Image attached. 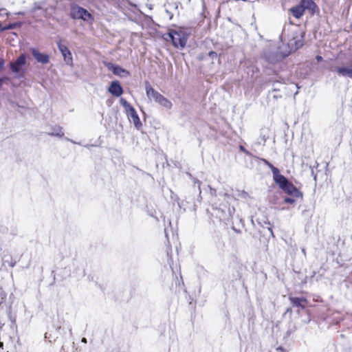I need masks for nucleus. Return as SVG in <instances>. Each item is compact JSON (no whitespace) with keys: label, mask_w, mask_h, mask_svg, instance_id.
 <instances>
[{"label":"nucleus","mask_w":352,"mask_h":352,"mask_svg":"<svg viewBox=\"0 0 352 352\" xmlns=\"http://www.w3.org/2000/svg\"><path fill=\"white\" fill-rule=\"evenodd\" d=\"M146 94L150 100H154L158 104L166 109H170L173 107L172 102L162 96L160 93L155 91L150 84H146Z\"/></svg>","instance_id":"f257e3e1"},{"label":"nucleus","mask_w":352,"mask_h":352,"mask_svg":"<svg viewBox=\"0 0 352 352\" xmlns=\"http://www.w3.org/2000/svg\"><path fill=\"white\" fill-rule=\"evenodd\" d=\"M146 94L150 100H154L158 104L166 109H170L173 107L172 102L162 96L160 93L155 91L150 84H146Z\"/></svg>","instance_id":"f03ea898"},{"label":"nucleus","mask_w":352,"mask_h":352,"mask_svg":"<svg viewBox=\"0 0 352 352\" xmlns=\"http://www.w3.org/2000/svg\"><path fill=\"white\" fill-rule=\"evenodd\" d=\"M276 177V179L274 182L286 193L295 197L301 198L302 197V194L285 176L282 175Z\"/></svg>","instance_id":"7ed1b4c3"},{"label":"nucleus","mask_w":352,"mask_h":352,"mask_svg":"<svg viewBox=\"0 0 352 352\" xmlns=\"http://www.w3.org/2000/svg\"><path fill=\"white\" fill-rule=\"evenodd\" d=\"M168 36L175 47L184 48L186 46L189 32L185 29L179 28L177 30H170Z\"/></svg>","instance_id":"20e7f679"},{"label":"nucleus","mask_w":352,"mask_h":352,"mask_svg":"<svg viewBox=\"0 0 352 352\" xmlns=\"http://www.w3.org/2000/svg\"><path fill=\"white\" fill-rule=\"evenodd\" d=\"M120 103L123 107L124 109V113L127 116L128 118L132 122L137 129H140L142 124L140 121V119L135 111V109L132 107L124 98H121L120 99Z\"/></svg>","instance_id":"39448f33"},{"label":"nucleus","mask_w":352,"mask_h":352,"mask_svg":"<svg viewBox=\"0 0 352 352\" xmlns=\"http://www.w3.org/2000/svg\"><path fill=\"white\" fill-rule=\"evenodd\" d=\"M71 16L73 19H82L85 21L92 19L91 14L87 10L78 6L72 8Z\"/></svg>","instance_id":"423d86ee"},{"label":"nucleus","mask_w":352,"mask_h":352,"mask_svg":"<svg viewBox=\"0 0 352 352\" xmlns=\"http://www.w3.org/2000/svg\"><path fill=\"white\" fill-rule=\"evenodd\" d=\"M58 47L60 50L65 63L69 66H73V58L70 50L68 47L62 44L60 42L58 43Z\"/></svg>","instance_id":"0eeeda50"},{"label":"nucleus","mask_w":352,"mask_h":352,"mask_svg":"<svg viewBox=\"0 0 352 352\" xmlns=\"http://www.w3.org/2000/svg\"><path fill=\"white\" fill-rule=\"evenodd\" d=\"M25 63L26 55L22 54L14 62L10 63V68L13 72L18 73Z\"/></svg>","instance_id":"6e6552de"},{"label":"nucleus","mask_w":352,"mask_h":352,"mask_svg":"<svg viewBox=\"0 0 352 352\" xmlns=\"http://www.w3.org/2000/svg\"><path fill=\"white\" fill-rule=\"evenodd\" d=\"M109 69H110L115 75L120 76V77H126L129 76V72L122 68L118 65H115L111 63H109L107 65Z\"/></svg>","instance_id":"1a4fd4ad"},{"label":"nucleus","mask_w":352,"mask_h":352,"mask_svg":"<svg viewBox=\"0 0 352 352\" xmlns=\"http://www.w3.org/2000/svg\"><path fill=\"white\" fill-rule=\"evenodd\" d=\"M32 54L37 62L47 64L50 61V57L47 54L40 52L36 49L31 50Z\"/></svg>","instance_id":"9d476101"},{"label":"nucleus","mask_w":352,"mask_h":352,"mask_svg":"<svg viewBox=\"0 0 352 352\" xmlns=\"http://www.w3.org/2000/svg\"><path fill=\"white\" fill-rule=\"evenodd\" d=\"M108 90L109 93L116 97L120 96L123 93V89L118 81H113Z\"/></svg>","instance_id":"9b49d317"},{"label":"nucleus","mask_w":352,"mask_h":352,"mask_svg":"<svg viewBox=\"0 0 352 352\" xmlns=\"http://www.w3.org/2000/svg\"><path fill=\"white\" fill-rule=\"evenodd\" d=\"M336 72L340 76L352 78V65L348 67H338Z\"/></svg>","instance_id":"f8f14e48"},{"label":"nucleus","mask_w":352,"mask_h":352,"mask_svg":"<svg viewBox=\"0 0 352 352\" xmlns=\"http://www.w3.org/2000/svg\"><path fill=\"white\" fill-rule=\"evenodd\" d=\"M299 4L305 10H309L314 12L316 8V5L313 0H301Z\"/></svg>","instance_id":"ddd939ff"},{"label":"nucleus","mask_w":352,"mask_h":352,"mask_svg":"<svg viewBox=\"0 0 352 352\" xmlns=\"http://www.w3.org/2000/svg\"><path fill=\"white\" fill-rule=\"evenodd\" d=\"M290 11L292 12L294 17H296V19H299L303 15L305 10L300 4H298L294 7H292L290 9Z\"/></svg>","instance_id":"4468645a"},{"label":"nucleus","mask_w":352,"mask_h":352,"mask_svg":"<svg viewBox=\"0 0 352 352\" xmlns=\"http://www.w3.org/2000/svg\"><path fill=\"white\" fill-rule=\"evenodd\" d=\"M263 162L264 163L267 165V166H269V168L272 170V172L273 173V179L274 181H275L276 179V176L278 175H282L278 169L276 167H274L271 163H270L268 161H267L266 160H263Z\"/></svg>","instance_id":"2eb2a0df"},{"label":"nucleus","mask_w":352,"mask_h":352,"mask_svg":"<svg viewBox=\"0 0 352 352\" xmlns=\"http://www.w3.org/2000/svg\"><path fill=\"white\" fill-rule=\"evenodd\" d=\"M50 135L56 136L59 138H62L64 135V132L63 131V128L57 126H55L51 133H49Z\"/></svg>","instance_id":"dca6fc26"},{"label":"nucleus","mask_w":352,"mask_h":352,"mask_svg":"<svg viewBox=\"0 0 352 352\" xmlns=\"http://www.w3.org/2000/svg\"><path fill=\"white\" fill-rule=\"evenodd\" d=\"M290 301L292 304L294 306H302L301 302L305 301V300L299 298L293 297L290 298Z\"/></svg>","instance_id":"f3484780"},{"label":"nucleus","mask_w":352,"mask_h":352,"mask_svg":"<svg viewBox=\"0 0 352 352\" xmlns=\"http://www.w3.org/2000/svg\"><path fill=\"white\" fill-rule=\"evenodd\" d=\"M298 46H296V47H292V48H290L289 50H287V51H281V53H282V54H283V56H284V57H285V56H288V55L291 53V52H292V50H296V49H298Z\"/></svg>","instance_id":"a211bd4d"},{"label":"nucleus","mask_w":352,"mask_h":352,"mask_svg":"<svg viewBox=\"0 0 352 352\" xmlns=\"http://www.w3.org/2000/svg\"><path fill=\"white\" fill-rule=\"evenodd\" d=\"M14 27H15L14 24H10L8 25L1 28V31L11 30V29H13Z\"/></svg>","instance_id":"6ab92c4d"},{"label":"nucleus","mask_w":352,"mask_h":352,"mask_svg":"<svg viewBox=\"0 0 352 352\" xmlns=\"http://www.w3.org/2000/svg\"><path fill=\"white\" fill-rule=\"evenodd\" d=\"M285 202V203H287V204H294L295 202V200L292 198H289V197H287L284 199Z\"/></svg>","instance_id":"aec40b11"},{"label":"nucleus","mask_w":352,"mask_h":352,"mask_svg":"<svg viewBox=\"0 0 352 352\" xmlns=\"http://www.w3.org/2000/svg\"><path fill=\"white\" fill-rule=\"evenodd\" d=\"M209 56H211V57L217 56V53L214 52H209Z\"/></svg>","instance_id":"412c9836"},{"label":"nucleus","mask_w":352,"mask_h":352,"mask_svg":"<svg viewBox=\"0 0 352 352\" xmlns=\"http://www.w3.org/2000/svg\"><path fill=\"white\" fill-rule=\"evenodd\" d=\"M3 78L0 79V88L1 87V86L3 85Z\"/></svg>","instance_id":"4be33fe9"},{"label":"nucleus","mask_w":352,"mask_h":352,"mask_svg":"<svg viewBox=\"0 0 352 352\" xmlns=\"http://www.w3.org/2000/svg\"><path fill=\"white\" fill-rule=\"evenodd\" d=\"M316 58H317V60H318V61H320V60H322V57H321V56H318L316 57Z\"/></svg>","instance_id":"5701e85b"},{"label":"nucleus","mask_w":352,"mask_h":352,"mask_svg":"<svg viewBox=\"0 0 352 352\" xmlns=\"http://www.w3.org/2000/svg\"><path fill=\"white\" fill-rule=\"evenodd\" d=\"M267 229L271 232V234H273L272 228L270 227H268Z\"/></svg>","instance_id":"b1692460"},{"label":"nucleus","mask_w":352,"mask_h":352,"mask_svg":"<svg viewBox=\"0 0 352 352\" xmlns=\"http://www.w3.org/2000/svg\"><path fill=\"white\" fill-rule=\"evenodd\" d=\"M82 342L86 343V342H87V340H86V338H83L82 339Z\"/></svg>","instance_id":"393cba45"},{"label":"nucleus","mask_w":352,"mask_h":352,"mask_svg":"<svg viewBox=\"0 0 352 352\" xmlns=\"http://www.w3.org/2000/svg\"><path fill=\"white\" fill-rule=\"evenodd\" d=\"M2 12H5V10L4 9H0V14H1Z\"/></svg>","instance_id":"a878e982"},{"label":"nucleus","mask_w":352,"mask_h":352,"mask_svg":"<svg viewBox=\"0 0 352 352\" xmlns=\"http://www.w3.org/2000/svg\"><path fill=\"white\" fill-rule=\"evenodd\" d=\"M3 343L2 342H0V347H3Z\"/></svg>","instance_id":"bb28decb"}]
</instances>
